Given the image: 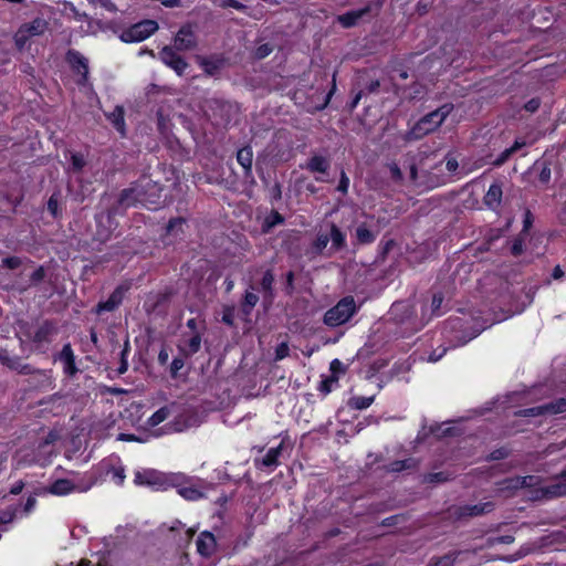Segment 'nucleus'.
Masks as SVG:
<instances>
[{"label": "nucleus", "mask_w": 566, "mask_h": 566, "mask_svg": "<svg viewBox=\"0 0 566 566\" xmlns=\"http://www.w3.org/2000/svg\"><path fill=\"white\" fill-rule=\"evenodd\" d=\"M459 164L455 158H447L446 168L448 171L453 172L458 169Z\"/></svg>", "instance_id": "nucleus-61"}, {"label": "nucleus", "mask_w": 566, "mask_h": 566, "mask_svg": "<svg viewBox=\"0 0 566 566\" xmlns=\"http://www.w3.org/2000/svg\"><path fill=\"white\" fill-rule=\"evenodd\" d=\"M329 242L331 241L328 234H321L315 242V248L317 251L322 252L327 248Z\"/></svg>", "instance_id": "nucleus-44"}, {"label": "nucleus", "mask_w": 566, "mask_h": 566, "mask_svg": "<svg viewBox=\"0 0 566 566\" xmlns=\"http://www.w3.org/2000/svg\"><path fill=\"white\" fill-rule=\"evenodd\" d=\"M200 344H201V339L199 336H193L189 339V352L190 353H196L199 350L200 348Z\"/></svg>", "instance_id": "nucleus-53"}, {"label": "nucleus", "mask_w": 566, "mask_h": 566, "mask_svg": "<svg viewBox=\"0 0 566 566\" xmlns=\"http://www.w3.org/2000/svg\"><path fill=\"white\" fill-rule=\"evenodd\" d=\"M282 222H283V218L277 212L272 213L271 217L268 219V223L270 227H273V226L282 223Z\"/></svg>", "instance_id": "nucleus-60"}, {"label": "nucleus", "mask_w": 566, "mask_h": 566, "mask_svg": "<svg viewBox=\"0 0 566 566\" xmlns=\"http://www.w3.org/2000/svg\"><path fill=\"white\" fill-rule=\"evenodd\" d=\"M307 167L313 172L324 174L328 168V161L323 157L316 156L308 161Z\"/></svg>", "instance_id": "nucleus-24"}, {"label": "nucleus", "mask_w": 566, "mask_h": 566, "mask_svg": "<svg viewBox=\"0 0 566 566\" xmlns=\"http://www.w3.org/2000/svg\"><path fill=\"white\" fill-rule=\"evenodd\" d=\"M459 554V552H452L440 557H433L429 566H453Z\"/></svg>", "instance_id": "nucleus-22"}, {"label": "nucleus", "mask_w": 566, "mask_h": 566, "mask_svg": "<svg viewBox=\"0 0 566 566\" xmlns=\"http://www.w3.org/2000/svg\"><path fill=\"white\" fill-rule=\"evenodd\" d=\"M335 382V380L333 378L331 379H327L325 381L322 382V391H324L325 394H328L332 391V385Z\"/></svg>", "instance_id": "nucleus-64"}, {"label": "nucleus", "mask_w": 566, "mask_h": 566, "mask_svg": "<svg viewBox=\"0 0 566 566\" xmlns=\"http://www.w3.org/2000/svg\"><path fill=\"white\" fill-rule=\"evenodd\" d=\"M349 187V178L342 174V179L338 186V190L342 192H346Z\"/></svg>", "instance_id": "nucleus-62"}, {"label": "nucleus", "mask_w": 566, "mask_h": 566, "mask_svg": "<svg viewBox=\"0 0 566 566\" xmlns=\"http://www.w3.org/2000/svg\"><path fill=\"white\" fill-rule=\"evenodd\" d=\"M379 232V227L374 221L369 224H361L356 229V242L360 244L371 243Z\"/></svg>", "instance_id": "nucleus-10"}, {"label": "nucleus", "mask_w": 566, "mask_h": 566, "mask_svg": "<svg viewBox=\"0 0 566 566\" xmlns=\"http://www.w3.org/2000/svg\"><path fill=\"white\" fill-rule=\"evenodd\" d=\"M382 2L380 0H374L361 9H356V21L359 19L371 18L379 13Z\"/></svg>", "instance_id": "nucleus-16"}, {"label": "nucleus", "mask_w": 566, "mask_h": 566, "mask_svg": "<svg viewBox=\"0 0 566 566\" xmlns=\"http://www.w3.org/2000/svg\"><path fill=\"white\" fill-rule=\"evenodd\" d=\"M389 169H390L391 178L394 180H397V181L402 180V172L396 164L390 165Z\"/></svg>", "instance_id": "nucleus-55"}, {"label": "nucleus", "mask_w": 566, "mask_h": 566, "mask_svg": "<svg viewBox=\"0 0 566 566\" xmlns=\"http://www.w3.org/2000/svg\"><path fill=\"white\" fill-rule=\"evenodd\" d=\"M69 61L72 66L82 75L83 80H86L88 67L87 61L84 56L76 52L69 53Z\"/></svg>", "instance_id": "nucleus-17"}, {"label": "nucleus", "mask_w": 566, "mask_h": 566, "mask_svg": "<svg viewBox=\"0 0 566 566\" xmlns=\"http://www.w3.org/2000/svg\"><path fill=\"white\" fill-rule=\"evenodd\" d=\"M134 483L136 485H145L153 488L155 490L164 489L167 484V479L165 474L158 472L156 470H142L136 471L134 476Z\"/></svg>", "instance_id": "nucleus-6"}, {"label": "nucleus", "mask_w": 566, "mask_h": 566, "mask_svg": "<svg viewBox=\"0 0 566 566\" xmlns=\"http://www.w3.org/2000/svg\"><path fill=\"white\" fill-rule=\"evenodd\" d=\"M15 510L10 509L0 514V523H9L14 518Z\"/></svg>", "instance_id": "nucleus-52"}, {"label": "nucleus", "mask_w": 566, "mask_h": 566, "mask_svg": "<svg viewBox=\"0 0 566 566\" xmlns=\"http://www.w3.org/2000/svg\"><path fill=\"white\" fill-rule=\"evenodd\" d=\"M354 314V300L346 297L326 312L324 322L328 326H338L344 324Z\"/></svg>", "instance_id": "nucleus-3"}, {"label": "nucleus", "mask_w": 566, "mask_h": 566, "mask_svg": "<svg viewBox=\"0 0 566 566\" xmlns=\"http://www.w3.org/2000/svg\"><path fill=\"white\" fill-rule=\"evenodd\" d=\"M23 27L32 34V36H36L43 34L48 25L43 19H35L30 23L23 24Z\"/></svg>", "instance_id": "nucleus-23"}, {"label": "nucleus", "mask_w": 566, "mask_h": 566, "mask_svg": "<svg viewBox=\"0 0 566 566\" xmlns=\"http://www.w3.org/2000/svg\"><path fill=\"white\" fill-rule=\"evenodd\" d=\"M6 266L10 269H14L20 264V260L18 258H7L3 260Z\"/></svg>", "instance_id": "nucleus-63"}, {"label": "nucleus", "mask_w": 566, "mask_h": 566, "mask_svg": "<svg viewBox=\"0 0 566 566\" xmlns=\"http://www.w3.org/2000/svg\"><path fill=\"white\" fill-rule=\"evenodd\" d=\"M451 480V475L447 472L429 473L423 478L427 483H443Z\"/></svg>", "instance_id": "nucleus-32"}, {"label": "nucleus", "mask_w": 566, "mask_h": 566, "mask_svg": "<svg viewBox=\"0 0 566 566\" xmlns=\"http://www.w3.org/2000/svg\"><path fill=\"white\" fill-rule=\"evenodd\" d=\"M513 155L512 149L506 148L503 150L493 161V165L496 167L502 166L504 163L509 160V158Z\"/></svg>", "instance_id": "nucleus-39"}, {"label": "nucleus", "mask_w": 566, "mask_h": 566, "mask_svg": "<svg viewBox=\"0 0 566 566\" xmlns=\"http://www.w3.org/2000/svg\"><path fill=\"white\" fill-rule=\"evenodd\" d=\"M271 51H272V49L268 44H264V45H261L258 48L255 54L259 59H263L266 55H269L271 53Z\"/></svg>", "instance_id": "nucleus-56"}, {"label": "nucleus", "mask_w": 566, "mask_h": 566, "mask_svg": "<svg viewBox=\"0 0 566 566\" xmlns=\"http://www.w3.org/2000/svg\"><path fill=\"white\" fill-rule=\"evenodd\" d=\"M77 566H113L108 557H99L96 563L81 560Z\"/></svg>", "instance_id": "nucleus-38"}, {"label": "nucleus", "mask_w": 566, "mask_h": 566, "mask_svg": "<svg viewBox=\"0 0 566 566\" xmlns=\"http://www.w3.org/2000/svg\"><path fill=\"white\" fill-rule=\"evenodd\" d=\"M184 224V220L182 219H175V220H171L167 227V231L170 233L172 232L175 229H180Z\"/></svg>", "instance_id": "nucleus-59"}, {"label": "nucleus", "mask_w": 566, "mask_h": 566, "mask_svg": "<svg viewBox=\"0 0 566 566\" xmlns=\"http://www.w3.org/2000/svg\"><path fill=\"white\" fill-rule=\"evenodd\" d=\"M123 292L117 289L113 292V294L109 296V298L106 302L99 303L97 305V313H102L105 311H113L118 306V304L122 302Z\"/></svg>", "instance_id": "nucleus-19"}, {"label": "nucleus", "mask_w": 566, "mask_h": 566, "mask_svg": "<svg viewBox=\"0 0 566 566\" xmlns=\"http://www.w3.org/2000/svg\"><path fill=\"white\" fill-rule=\"evenodd\" d=\"M548 415H557L566 412V398H559L555 401L546 403Z\"/></svg>", "instance_id": "nucleus-27"}, {"label": "nucleus", "mask_w": 566, "mask_h": 566, "mask_svg": "<svg viewBox=\"0 0 566 566\" xmlns=\"http://www.w3.org/2000/svg\"><path fill=\"white\" fill-rule=\"evenodd\" d=\"M178 493L189 501H196L202 496L201 491L192 485L179 488Z\"/></svg>", "instance_id": "nucleus-26"}, {"label": "nucleus", "mask_w": 566, "mask_h": 566, "mask_svg": "<svg viewBox=\"0 0 566 566\" xmlns=\"http://www.w3.org/2000/svg\"><path fill=\"white\" fill-rule=\"evenodd\" d=\"M533 224V214L530 210H526L524 212V219H523V230L521 233L526 234L528 230L531 229Z\"/></svg>", "instance_id": "nucleus-43"}, {"label": "nucleus", "mask_w": 566, "mask_h": 566, "mask_svg": "<svg viewBox=\"0 0 566 566\" xmlns=\"http://www.w3.org/2000/svg\"><path fill=\"white\" fill-rule=\"evenodd\" d=\"M117 130L124 132V111L122 107H116L115 111L108 116Z\"/></svg>", "instance_id": "nucleus-29"}, {"label": "nucleus", "mask_w": 566, "mask_h": 566, "mask_svg": "<svg viewBox=\"0 0 566 566\" xmlns=\"http://www.w3.org/2000/svg\"><path fill=\"white\" fill-rule=\"evenodd\" d=\"M385 366V363L375 361L367 370H366V378L371 379L376 377V374L379 371L380 368Z\"/></svg>", "instance_id": "nucleus-45"}, {"label": "nucleus", "mask_w": 566, "mask_h": 566, "mask_svg": "<svg viewBox=\"0 0 566 566\" xmlns=\"http://www.w3.org/2000/svg\"><path fill=\"white\" fill-rule=\"evenodd\" d=\"M71 161H72V168L75 171H80L85 165L84 157L80 154H72Z\"/></svg>", "instance_id": "nucleus-41"}, {"label": "nucleus", "mask_w": 566, "mask_h": 566, "mask_svg": "<svg viewBox=\"0 0 566 566\" xmlns=\"http://www.w3.org/2000/svg\"><path fill=\"white\" fill-rule=\"evenodd\" d=\"M195 36L189 29L182 28L175 38V46L177 50L185 51L193 48Z\"/></svg>", "instance_id": "nucleus-15"}, {"label": "nucleus", "mask_w": 566, "mask_h": 566, "mask_svg": "<svg viewBox=\"0 0 566 566\" xmlns=\"http://www.w3.org/2000/svg\"><path fill=\"white\" fill-rule=\"evenodd\" d=\"M502 185L500 182L492 184L483 199L485 206L491 209L499 207L502 201Z\"/></svg>", "instance_id": "nucleus-13"}, {"label": "nucleus", "mask_w": 566, "mask_h": 566, "mask_svg": "<svg viewBox=\"0 0 566 566\" xmlns=\"http://www.w3.org/2000/svg\"><path fill=\"white\" fill-rule=\"evenodd\" d=\"M253 153L250 147L241 148L237 154V160L245 169V171H250Z\"/></svg>", "instance_id": "nucleus-20"}, {"label": "nucleus", "mask_w": 566, "mask_h": 566, "mask_svg": "<svg viewBox=\"0 0 566 566\" xmlns=\"http://www.w3.org/2000/svg\"><path fill=\"white\" fill-rule=\"evenodd\" d=\"M48 209L52 213V216H54V217L56 216V212H57V199L54 196H52L49 199Z\"/></svg>", "instance_id": "nucleus-58"}, {"label": "nucleus", "mask_w": 566, "mask_h": 566, "mask_svg": "<svg viewBox=\"0 0 566 566\" xmlns=\"http://www.w3.org/2000/svg\"><path fill=\"white\" fill-rule=\"evenodd\" d=\"M495 505L493 502H484L474 505H462L454 509L453 514L457 518H467L473 516H480L490 513L494 510Z\"/></svg>", "instance_id": "nucleus-8"}, {"label": "nucleus", "mask_w": 566, "mask_h": 566, "mask_svg": "<svg viewBox=\"0 0 566 566\" xmlns=\"http://www.w3.org/2000/svg\"><path fill=\"white\" fill-rule=\"evenodd\" d=\"M538 178L543 184H547L551 180V167L546 161L543 163Z\"/></svg>", "instance_id": "nucleus-42"}, {"label": "nucleus", "mask_w": 566, "mask_h": 566, "mask_svg": "<svg viewBox=\"0 0 566 566\" xmlns=\"http://www.w3.org/2000/svg\"><path fill=\"white\" fill-rule=\"evenodd\" d=\"M159 56L163 63L171 67L178 75L185 72L187 63L172 49L164 48Z\"/></svg>", "instance_id": "nucleus-9"}, {"label": "nucleus", "mask_w": 566, "mask_h": 566, "mask_svg": "<svg viewBox=\"0 0 566 566\" xmlns=\"http://www.w3.org/2000/svg\"><path fill=\"white\" fill-rule=\"evenodd\" d=\"M289 355V346L286 343H281L275 350V359L281 360Z\"/></svg>", "instance_id": "nucleus-49"}, {"label": "nucleus", "mask_w": 566, "mask_h": 566, "mask_svg": "<svg viewBox=\"0 0 566 566\" xmlns=\"http://www.w3.org/2000/svg\"><path fill=\"white\" fill-rule=\"evenodd\" d=\"M171 415V408L168 407V406H165V407H161L160 409H158L156 412H154L148 419H147V422L146 424L149 427V428H154V427H157L158 424H160L161 422H164L165 420H167L169 418V416Z\"/></svg>", "instance_id": "nucleus-18"}, {"label": "nucleus", "mask_w": 566, "mask_h": 566, "mask_svg": "<svg viewBox=\"0 0 566 566\" xmlns=\"http://www.w3.org/2000/svg\"><path fill=\"white\" fill-rule=\"evenodd\" d=\"M216 547V539L211 533L203 532L197 539V549L202 556H210Z\"/></svg>", "instance_id": "nucleus-12"}, {"label": "nucleus", "mask_w": 566, "mask_h": 566, "mask_svg": "<svg viewBox=\"0 0 566 566\" xmlns=\"http://www.w3.org/2000/svg\"><path fill=\"white\" fill-rule=\"evenodd\" d=\"M442 302H443L442 294L437 293V294L433 295L432 303H431V307H432V312L433 313L439 311V308L441 307Z\"/></svg>", "instance_id": "nucleus-54"}, {"label": "nucleus", "mask_w": 566, "mask_h": 566, "mask_svg": "<svg viewBox=\"0 0 566 566\" xmlns=\"http://www.w3.org/2000/svg\"><path fill=\"white\" fill-rule=\"evenodd\" d=\"M558 481L544 488H536L532 492L531 499L534 501L549 500L566 495V471L558 476Z\"/></svg>", "instance_id": "nucleus-5"}, {"label": "nucleus", "mask_w": 566, "mask_h": 566, "mask_svg": "<svg viewBox=\"0 0 566 566\" xmlns=\"http://www.w3.org/2000/svg\"><path fill=\"white\" fill-rule=\"evenodd\" d=\"M328 235H329V241L332 242L329 250H328L329 252L337 251L338 249H340L343 247L344 235L335 226H333L331 228Z\"/></svg>", "instance_id": "nucleus-21"}, {"label": "nucleus", "mask_w": 566, "mask_h": 566, "mask_svg": "<svg viewBox=\"0 0 566 566\" xmlns=\"http://www.w3.org/2000/svg\"><path fill=\"white\" fill-rule=\"evenodd\" d=\"M541 106V99L538 97H533L528 102L525 103L524 108L530 113H535Z\"/></svg>", "instance_id": "nucleus-46"}, {"label": "nucleus", "mask_w": 566, "mask_h": 566, "mask_svg": "<svg viewBox=\"0 0 566 566\" xmlns=\"http://www.w3.org/2000/svg\"><path fill=\"white\" fill-rule=\"evenodd\" d=\"M108 474H111L112 480L116 484H118V485L123 484V482L125 480V472L122 467L113 468L112 470L108 471Z\"/></svg>", "instance_id": "nucleus-37"}, {"label": "nucleus", "mask_w": 566, "mask_h": 566, "mask_svg": "<svg viewBox=\"0 0 566 566\" xmlns=\"http://www.w3.org/2000/svg\"><path fill=\"white\" fill-rule=\"evenodd\" d=\"M259 301V297L256 294L252 293V292H247L245 295H244V306L249 307V310H251L252 307L255 306V304L258 303Z\"/></svg>", "instance_id": "nucleus-47"}, {"label": "nucleus", "mask_w": 566, "mask_h": 566, "mask_svg": "<svg viewBox=\"0 0 566 566\" xmlns=\"http://www.w3.org/2000/svg\"><path fill=\"white\" fill-rule=\"evenodd\" d=\"M375 396L356 397V409H365L374 401Z\"/></svg>", "instance_id": "nucleus-48"}, {"label": "nucleus", "mask_w": 566, "mask_h": 566, "mask_svg": "<svg viewBox=\"0 0 566 566\" xmlns=\"http://www.w3.org/2000/svg\"><path fill=\"white\" fill-rule=\"evenodd\" d=\"M511 450L506 447H501L499 449L493 450L488 457V461H497L506 459L511 454Z\"/></svg>", "instance_id": "nucleus-35"}, {"label": "nucleus", "mask_w": 566, "mask_h": 566, "mask_svg": "<svg viewBox=\"0 0 566 566\" xmlns=\"http://www.w3.org/2000/svg\"><path fill=\"white\" fill-rule=\"evenodd\" d=\"M92 486V483L81 484L77 481H72L69 479H60L50 484L46 491L56 496H64L71 494L73 492H85Z\"/></svg>", "instance_id": "nucleus-7"}, {"label": "nucleus", "mask_w": 566, "mask_h": 566, "mask_svg": "<svg viewBox=\"0 0 566 566\" xmlns=\"http://www.w3.org/2000/svg\"><path fill=\"white\" fill-rule=\"evenodd\" d=\"M32 38V34L29 33L28 30L23 25L20 27V29L17 31L14 35L15 45L22 50L29 42V40Z\"/></svg>", "instance_id": "nucleus-28"}, {"label": "nucleus", "mask_w": 566, "mask_h": 566, "mask_svg": "<svg viewBox=\"0 0 566 566\" xmlns=\"http://www.w3.org/2000/svg\"><path fill=\"white\" fill-rule=\"evenodd\" d=\"M418 460L415 458H408L405 460H396L385 465V471L390 473H399L406 470H415L418 468Z\"/></svg>", "instance_id": "nucleus-14"}, {"label": "nucleus", "mask_w": 566, "mask_h": 566, "mask_svg": "<svg viewBox=\"0 0 566 566\" xmlns=\"http://www.w3.org/2000/svg\"><path fill=\"white\" fill-rule=\"evenodd\" d=\"M496 492L500 495H504L506 497L515 495V493L521 490L518 484V476H511L503 479L496 482Z\"/></svg>", "instance_id": "nucleus-11"}, {"label": "nucleus", "mask_w": 566, "mask_h": 566, "mask_svg": "<svg viewBox=\"0 0 566 566\" xmlns=\"http://www.w3.org/2000/svg\"><path fill=\"white\" fill-rule=\"evenodd\" d=\"M492 545L494 544H512L514 542V537L511 535H502L492 537L489 539Z\"/></svg>", "instance_id": "nucleus-50"}, {"label": "nucleus", "mask_w": 566, "mask_h": 566, "mask_svg": "<svg viewBox=\"0 0 566 566\" xmlns=\"http://www.w3.org/2000/svg\"><path fill=\"white\" fill-rule=\"evenodd\" d=\"M541 483V478L537 475L518 476V484L521 489H534Z\"/></svg>", "instance_id": "nucleus-30"}, {"label": "nucleus", "mask_w": 566, "mask_h": 566, "mask_svg": "<svg viewBox=\"0 0 566 566\" xmlns=\"http://www.w3.org/2000/svg\"><path fill=\"white\" fill-rule=\"evenodd\" d=\"M273 282H274V276L272 274L271 271H266L262 277V281H261V286H262V290L264 291V293L270 297L272 298L273 294H272V285H273Z\"/></svg>", "instance_id": "nucleus-34"}, {"label": "nucleus", "mask_w": 566, "mask_h": 566, "mask_svg": "<svg viewBox=\"0 0 566 566\" xmlns=\"http://www.w3.org/2000/svg\"><path fill=\"white\" fill-rule=\"evenodd\" d=\"M281 450H282V444H280L276 448H271L270 450H268V452L265 453V455L262 459V464L264 467L276 465L277 464V459H279V457L281 454Z\"/></svg>", "instance_id": "nucleus-25"}, {"label": "nucleus", "mask_w": 566, "mask_h": 566, "mask_svg": "<svg viewBox=\"0 0 566 566\" xmlns=\"http://www.w3.org/2000/svg\"><path fill=\"white\" fill-rule=\"evenodd\" d=\"M407 521H408V515L401 513V514H396V515L386 517L385 520H382L380 525L385 526V527H391V526H396L398 524H402Z\"/></svg>", "instance_id": "nucleus-33"}, {"label": "nucleus", "mask_w": 566, "mask_h": 566, "mask_svg": "<svg viewBox=\"0 0 566 566\" xmlns=\"http://www.w3.org/2000/svg\"><path fill=\"white\" fill-rule=\"evenodd\" d=\"M453 109L452 104H444L441 107L430 112L421 117L408 133L409 139H421L426 135L433 133L446 120L448 115Z\"/></svg>", "instance_id": "nucleus-2"}, {"label": "nucleus", "mask_w": 566, "mask_h": 566, "mask_svg": "<svg viewBox=\"0 0 566 566\" xmlns=\"http://www.w3.org/2000/svg\"><path fill=\"white\" fill-rule=\"evenodd\" d=\"M518 415L523 416V417H538V416H546V415H548V412L546 410V403H545V405L523 409L518 412Z\"/></svg>", "instance_id": "nucleus-31"}, {"label": "nucleus", "mask_w": 566, "mask_h": 566, "mask_svg": "<svg viewBox=\"0 0 566 566\" xmlns=\"http://www.w3.org/2000/svg\"><path fill=\"white\" fill-rule=\"evenodd\" d=\"M161 188L149 178H142L133 187L123 190L119 203L123 207H130L137 202L145 206H157L159 203Z\"/></svg>", "instance_id": "nucleus-1"}, {"label": "nucleus", "mask_w": 566, "mask_h": 566, "mask_svg": "<svg viewBox=\"0 0 566 566\" xmlns=\"http://www.w3.org/2000/svg\"><path fill=\"white\" fill-rule=\"evenodd\" d=\"M158 29V24L154 20H145L132 25L129 29L124 30L120 39L124 42H140L149 38Z\"/></svg>", "instance_id": "nucleus-4"}, {"label": "nucleus", "mask_w": 566, "mask_h": 566, "mask_svg": "<svg viewBox=\"0 0 566 566\" xmlns=\"http://www.w3.org/2000/svg\"><path fill=\"white\" fill-rule=\"evenodd\" d=\"M62 357L64 358L66 365H67V368L71 369V373L73 371V355H72V349L70 347V345H65L63 347V350H62Z\"/></svg>", "instance_id": "nucleus-40"}, {"label": "nucleus", "mask_w": 566, "mask_h": 566, "mask_svg": "<svg viewBox=\"0 0 566 566\" xmlns=\"http://www.w3.org/2000/svg\"><path fill=\"white\" fill-rule=\"evenodd\" d=\"M352 431H353V427L350 424L348 427V431L346 430V428H344L342 430H338L337 431V440H338V442L344 441L345 443H348L349 442V437L352 434Z\"/></svg>", "instance_id": "nucleus-51"}, {"label": "nucleus", "mask_w": 566, "mask_h": 566, "mask_svg": "<svg viewBox=\"0 0 566 566\" xmlns=\"http://www.w3.org/2000/svg\"><path fill=\"white\" fill-rule=\"evenodd\" d=\"M339 21L344 27H352L354 24V13L348 12L345 15L339 18Z\"/></svg>", "instance_id": "nucleus-57"}, {"label": "nucleus", "mask_w": 566, "mask_h": 566, "mask_svg": "<svg viewBox=\"0 0 566 566\" xmlns=\"http://www.w3.org/2000/svg\"><path fill=\"white\" fill-rule=\"evenodd\" d=\"M524 235L523 233H520L517 238L514 239L512 247H511V253L514 256H518L523 253V245H524Z\"/></svg>", "instance_id": "nucleus-36"}]
</instances>
